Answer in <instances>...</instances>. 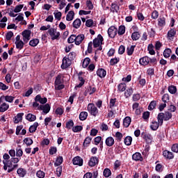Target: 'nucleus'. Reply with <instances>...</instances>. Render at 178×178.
Listing matches in <instances>:
<instances>
[{
	"instance_id": "nucleus-63",
	"label": "nucleus",
	"mask_w": 178,
	"mask_h": 178,
	"mask_svg": "<svg viewBox=\"0 0 178 178\" xmlns=\"http://www.w3.org/2000/svg\"><path fill=\"white\" fill-rule=\"evenodd\" d=\"M4 99L6 101V102H10V104H12V102H13V99H15V97L6 95L4 96Z\"/></svg>"
},
{
	"instance_id": "nucleus-41",
	"label": "nucleus",
	"mask_w": 178,
	"mask_h": 178,
	"mask_svg": "<svg viewBox=\"0 0 178 178\" xmlns=\"http://www.w3.org/2000/svg\"><path fill=\"white\" fill-rule=\"evenodd\" d=\"M17 173L19 176V177H24V176H26V174L27 173V172L24 168H19L17 170Z\"/></svg>"
},
{
	"instance_id": "nucleus-10",
	"label": "nucleus",
	"mask_w": 178,
	"mask_h": 178,
	"mask_svg": "<svg viewBox=\"0 0 178 178\" xmlns=\"http://www.w3.org/2000/svg\"><path fill=\"white\" fill-rule=\"evenodd\" d=\"M38 111H43V113H44L45 115L47 113H49V111H51V105L49 104H46L44 105H40L38 108Z\"/></svg>"
},
{
	"instance_id": "nucleus-18",
	"label": "nucleus",
	"mask_w": 178,
	"mask_h": 178,
	"mask_svg": "<svg viewBox=\"0 0 178 178\" xmlns=\"http://www.w3.org/2000/svg\"><path fill=\"white\" fill-rule=\"evenodd\" d=\"M84 35L83 34H80L76 36L75 38V45H80L84 41Z\"/></svg>"
},
{
	"instance_id": "nucleus-3",
	"label": "nucleus",
	"mask_w": 178,
	"mask_h": 178,
	"mask_svg": "<svg viewBox=\"0 0 178 178\" xmlns=\"http://www.w3.org/2000/svg\"><path fill=\"white\" fill-rule=\"evenodd\" d=\"M88 112L92 115V116H97L99 113L98 108L97 106H95V104L94 103H90L88 105Z\"/></svg>"
},
{
	"instance_id": "nucleus-13",
	"label": "nucleus",
	"mask_w": 178,
	"mask_h": 178,
	"mask_svg": "<svg viewBox=\"0 0 178 178\" xmlns=\"http://www.w3.org/2000/svg\"><path fill=\"white\" fill-rule=\"evenodd\" d=\"M132 159L133 161H136V162H143L144 161V158H143V156L141 155V153L140 152H136L132 155Z\"/></svg>"
},
{
	"instance_id": "nucleus-20",
	"label": "nucleus",
	"mask_w": 178,
	"mask_h": 178,
	"mask_svg": "<svg viewBox=\"0 0 178 178\" xmlns=\"http://www.w3.org/2000/svg\"><path fill=\"white\" fill-rule=\"evenodd\" d=\"M139 63L142 66H147L149 63V57L145 56L143 58H140Z\"/></svg>"
},
{
	"instance_id": "nucleus-1",
	"label": "nucleus",
	"mask_w": 178,
	"mask_h": 178,
	"mask_svg": "<svg viewBox=\"0 0 178 178\" xmlns=\"http://www.w3.org/2000/svg\"><path fill=\"white\" fill-rule=\"evenodd\" d=\"M172 113L170 111H165L164 113H159L157 115V120L161 124V126L163 124V120L168 122L172 119Z\"/></svg>"
},
{
	"instance_id": "nucleus-7",
	"label": "nucleus",
	"mask_w": 178,
	"mask_h": 178,
	"mask_svg": "<svg viewBox=\"0 0 178 178\" xmlns=\"http://www.w3.org/2000/svg\"><path fill=\"white\" fill-rule=\"evenodd\" d=\"M107 33L110 38H115L118 35V28L115 26H111L108 28Z\"/></svg>"
},
{
	"instance_id": "nucleus-54",
	"label": "nucleus",
	"mask_w": 178,
	"mask_h": 178,
	"mask_svg": "<svg viewBox=\"0 0 178 178\" xmlns=\"http://www.w3.org/2000/svg\"><path fill=\"white\" fill-rule=\"evenodd\" d=\"M83 130V126L76 125L72 128V131L74 133H80Z\"/></svg>"
},
{
	"instance_id": "nucleus-45",
	"label": "nucleus",
	"mask_w": 178,
	"mask_h": 178,
	"mask_svg": "<svg viewBox=\"0 0 178 178\" xmlns=\"http://www.w3.org/2000/svg\"><path fill=\"white\" fill-rule=\"evenodd\" d=\"M172 54V49L168 48L165 49L163 53L164 58L168 59V58H170V55Z\"/></svg>"
},
{
	"instance_id": "nucleus-9",
	"label": "nucleus",
	"mask_w": 178,
	"mask_h": 178,
	"mask_svg": "<svg viewBox=\"0 0 178 178\" xmlns=\"http://www.w3.org/2000/svg\"><path fill=\"white\" fill-rule=\"evenodd\" d=\"M72 65V60L67 58V57L65 56L63 58V63L61 65V69H67Z\"/></svg>"
},
{
	"instance_id": "nucleus-64",
	"label": "nucleus",
	"mask_w": 178,
	"mask_h": 178,
	"mask_svg": "<svg viewBox=\"0 0 178 178\" xmlns=\"http://www.w3.org/2000/svg\"><path fill=\"white\" fill-rule=\"evenodd\" d=\"M171 151H172V152H176V154H177V152H178V144L177 143L172 145Z\"/></svg>"
},
{
	"instance_id": "nucleus-30",
	"label": "nucleus",
	"mask_w": 178,
	"mask_h": 178,
	"mask_svg": "<svg viewBox=\"0 0 178 178\" xmlns=\"http://www.w3.org/2000/svg\"><path fill=\"white\" fill-rule=\"evenodd\" d=\"M92 140V138L88 136L86 138L83 143V148H87L90 144H91V140Z\"/></svg>"
},
{
	"instance_id": "nucleus-28",
	"label": "nucleus",
	"mask_w": 178,
	"mask_h": 178,
	"mask_svg": "<svg viewBox=\"0 0 178 178\" xmlns=\"http://www.w3.org/2000/svg\"><path fill=\"white\" fill-rule=\"evenodd\" d=\"M74 19V11L70 10L66 15V20L67 22H72Z\"/></svg>"
},
{
	"instance_id": "nucleus-60",
	"label": "nucleus",
	"mask_w": 178,
	"mask_h": 178,
	"mask_svg": "<svg viewBox=\"0 0 178 178\" xmlns=\"http://www.w3.org/2000/svg\"><path fill=\"white\" fill-rule=\"evenodd\" d=\"M103 175L104 177H109V176L112 175V172L109 170V168H105L104 170Z\"/></svg>"
},
{
	"instance_id": "nucleus-11",
	"label": "nucleus",
	"mask_w": 178,
	"mask_h": 178,
	"mask_svg": "<svg viewBox=\"0 0 178 178\" xmlns=\"http://www.w3.org/2000/svg\"><path fill=\"white\" fill-rule=\"evenodd\" d=\"M141 136L147 144H151L152 143V136L151 134H146L143 132Z\"/></svg>"
},
{
	"instance_id": "nucleus-36",
	"label": "nucleus",
	"mask_w": 178,
	"mask_h": 178,
	"mask_svg": "<svg viewBox=\"0 0 178 178\" xmlns=\"http://www.w3.org/2000/svg\"><path fill=\"white\" fill-rule=\"evenodd\" d=\"M8 109H9V104H6V102L0 105V112H6Z\"/></svg>"
},
{
	"instance_id": "nucleus-37",
	"label": "nucleus",
	"mask_w": 178,
	"mask_h": 178,
	"mask_svg": "<svg viewBox=\"0 0 178 178\" xmlns=\"http://www.w3.org/2000/svg\"><path fill=\"white\" fill-rule=\"evenodd\" d=\"M88 117V113L87 111H82L79 114V120L81 121H84Z\"/></svg>"
},
{
	"instance_id": "nucleus-8",
	"label": "nucleus",
	"mask_w": 178,
	"mask_h": 178,
	"mask_svg": "<svg viewBox=\"0 0 178 178\" xmlns=\"http://www.w3.org/2000/svg\"><path fill=\"white\" fill-rule=\"evenodd\" d=\"M22 37L24 42L27 44V42H29L31 38V31L26 29L22 31Z\"/></svg>"
},
{
	"instance_id": "nucleus-62",
	"label": "nucleus",
	"mask_w": 178,
	"mask_h": 178,
	"mask_svg": "<svg viewBox=\"0 0 178 178\" xmlns=\"http://www.w3.org/2000/svg\"><path fill=\"white\" fill-rule=\"evenodd\" d=\"M36 176L38 178H44L45 177V172L41 170L37 171Z\"/></svg>"
},
{
	"instance_id": "nucleus-26",
	"label": "nucleus",
	"mask_w": 178,
	"mask_h": 178,
	"mask_svg": "<svg viewBox=\"0 0 178 178\" xmlns=\"http://www.w3.org/2000/svg\"><path fill=\"white\" fill-rule=\"evenodd\" d=\"M7 161L9 163L8 166H11V168H13V163H18V162L20 161V159L12 157L10 160Z\"/></svg>"
},
{
	"instance_id": "nucleus-4",
	"label": "nucleus",
	"mask_w": 178,
	"mask_h": 178,
	"mask_svg": "<svg viewBox=\"0 0 178 178\" xmlns=\"http://www.w3.org/2000/svg\"><path fill=\"white\" fill-rule=\"evenodd\" d=\"M23 8H24V5L19 4L18 6H16L14 10L11 8V10H10V13H8L9 16L10 17H16V16H17V14H14L13 12L15 13H19V12H22Z\"/></svg>"
},
{
	"instance_id": "nucleus-21",
	"label": "nucleus",
	"mask_w": 178,
	"mask_h": 178,
	"mask_svg": "<svg viewBox=\"0 0 178 178\" xmlns=\"http://www.w3.org/2000/svg\"><path fill=\"white\" fill-rule=\"evenodd\" d=\"M119 10H120V6H119L116 3H112L111 12H112V13H119Z\"/></svg>"
},
{
	"instance_id": "nucleus-23",
	"label": "nucleus",
	"mask_w": 178,
	"mask_h": 178,
	"mask_svg": "<svg viewBox=\"0 0 178 178\" xmlns=\"http://www.w3.org/2000/svg\"><path fill=\"white\" fill-rule=\"evenodd\" d=\"M159 27H165L166 26V18L165 17H161L158 19Z\"/></svg>"
},
{
	"instance_id": "nucleus-17",
	"label": "nucleus",
	"mask_w": 178,
	"mask_h": 178,
	"mask_svg": "<svg viewBox=\"0 0 178 178\" xmlns=\"http://www.w3.org/2000/svg\"><path fill=\"white\" fill-rule=\"evenodd\" d=\"M23 116H24V113H17V115L14 118V123H15V124H17V123L22 122V120H23Z\"/></svg>"
},
{
	"instance_id": "nucleus-16",
	"label": "nucleus",
	"mask_w": 178,
	"mask_h": 178,
	"mask_svg": "<svg viewBox=\"0 0 178 178\" xmlns=\"http://www.w3.org/2000/svg\"><path fill=\"white\" fill-rule=\"evenodd\" d=\"M163 156H164L165 159H173V158H175L173 153L168 150L163 151Z\"/></svg>"
},
{
	"instance_id": "nucleus-22",
	"label": "nucleus",
	"mask_w": 178,
	"mask_h": 178,
	"mask_svg": "<svg viewBox=\"0 0 178 178\" xmlns=\"http://www.w3.org/2000/svg\"><path fill=\"white\" fill-rule=\"evenodd\" d=\"M97 75L100 77V79H104L106 76V70L104 68H99L97 70Z\"/></svg>"
},
{
	"instance_id": "nucleus-42",
	"label": "nucleus",
	"mask_w": 178,
	"mask_h": 178,
	"mask_svg": "<svg viewBox=\"0 0 178 178\" xmlns=\"http://www.w3.org/2000/svg\"><path fill=\"white\" fill-rule=\"evenodd\" d=\"M127 85L125 83H121L118 86V90L123 92V91H126V88Z\"/></svg>"
},
{
	"instance_id": "nucleus-27",
	"label": "nucleus",
	"mask_w": 178,
	"mask_h": 178,
	"mask_svg": "<svg viewBox=\"0 0 178 178\" xmlns=\"http://www.w3.org/2000/svg\"><path fill=\"white\" fill-rule=\"evenodd\" d=\"M159 124L161 126V122H159V121L158 122L154 121L152 122V124L150 125V128L154 131H156V130H158V129L159 128Z\"/></svg>"
},
{
	"instance_id": "nucleus-38",
	"label": "nucleus",
	"mask_w": 178,
	"mask_h": 178,
	"mask_svg": "<svg viewBox=\"0 0 178 178\" xmlns=\"http://www.w3.org/2000/svg\"><path fill=\"white\" fill-rule=\"evenodd\" d=\"M38 122H35L29 127V133H35L37 128L38 127Z\"/></svg>"
},
{
	"instance_id": "nucleus-58",
	"label": "nucleus",
	"mask_w": 178,
	"mask_h": 178,
	"mask_svg": "<svg viewBox=\"0 0 178 178\" xmlns=\"http://www.w3.org/2000/svg\"><path fill=\"white\" fill-rule=\"evenodd\" d=\"M68 44H73V42L76 43V35H71L67 39Z\"/></svg>"
},
{
	"instance_id": "nucleus-19",
	"label": "nucleus",
	"mask_w": 178,
	"mask_h": 178,
	"mask_svg": "<svg viewBox=\"0 0 178 178\" xmlns=\"http://www.w3.org/2000/svg\"><path fill=\"white\" fill-rule=\"evenodd\" d=\"M176 33L177 30L175 28L170 29V30H169L167 33V38L168 40H172V38L176 35Z\"/></svg>"
},
{
	"instance_id": "nucleus-29",
	"label": "nucleus",
	"mask_w": 178,
	"mask_h": 178,
	"mask_svg": "<svg viewBox=\"0 0 178 178\" xmlns=\"http://www.w3.org/2000/svg\"><path fill=\"white\" fill-rule=\"evenodd\" d=\"M63 83V80L62 79V75L58 74L56 77V80L54 81V87H56V86H59V84H62Z\"/></svg>"
},
{
	"instance_id": "nucleus-51",
	"label": "nucleus",
	"mask_w": 178,
	"mask_h": 178,
	"mask_svg": "<svg viewBox=\"0 0 178 178\" xmlns=\"http://www.w3.org/2000/svg\"><path fill=\"white\" fill-rule=\"evenodd\" d=\"M78 79L79 80L80 83L79 84L76 85V87H77L78 88H81V87H83V86H84L86 80L83 76H78Z\"/></svg>"
},
{
	"instance_id": "nucleus-43",
	"label": "nucleus",
	"mask_w": 178,
	"mask_h": 178,
	"mask_svg": "<svg viewBox=\"0 0 178 178\" xmlns=\"http://www.w3.org/2000/svg\"><path fill=\"white\" fill-rule=\"evenodd\" d=\"M132 142H133V138H131V136H128L124 140V143L125 145H127L128 147L131 145Z\"/></svg>"
},
{
	"instance_id": "nucleus-59",
	"label": "nucleus",
	"mask_w": 178,
	"mask_h": 178,
	"mask_svg": "<svg viewBox=\"0 0 178 178\" xmlns=\"http://www.w3.org/2000/svg\"><path fill=\"white\" fill-rule=\"evenodd\" d=\"M92 42H90L88 45L87 51L85 52L86 55L88 54H92Z\"/></svg>"
},
{
	"instance_id": "nucleus-15",
	"label": "nucleus",
	"mask_w": 178,
	"mask_h": 178,
	"mask_svg": "<svg viewBox=\"0 0 178 178\" xmlns=\"http://www.w3.org/2000/svg\"><path fill=\"white\" fill-rule=\"evenodd\" d=\"M35 101H36V102H40L42 105H44V104H47L48 99H47V97L42 98L40 95H38L35 97Z\"/></svg>"
},
{
	"instance_id": "nucleus-14",
	"label": "nucleus",
	"mask_w": 178,
	"mask_h": 178,
	"mask_svg": "<svg viewBox=\"0 0 178 178\" xmlns=\"http://www.w3.org/2000/svg\"><path fill=\"white\" fill-rule=\"evenodd\" d=\"M83 159L80 156H76L72 159L73 165H76L77 166H83Z\"/></svg>"
},
{
	"instance_id": "nucleus-55",
	"label": "nucleus",
	"mask_w": 178,
	"mask_h": 178,
	"mask_svg": "<svg viewBox=\"0 0 178 178\" xmlns=\"http://www.w3.org/2000/svg\"><path fill=\"white\" fill-rule=\"evenodd\" d=\"M15 44L16 45L17 49H23V47H24V43L22 40L15 42Z\"/></svg>"
},
{
	"instance_id": "nucleus-47",
	"label": "nucleus",
	"mask_w": 178,
	"mask_h": 178,
	"mask_svg": "<svg viewBox=\"0 0 178 178\" xmlns=\"http://www.w3.org/2000/svg\"><path fill=\"white\" fill-rule=\"evenodd\" d=\"M40 44V40L35 38L29 41V45L31 47H37Z\"/></svg>"
},
{
	"instance_id": "nucleus-53",
	"label": "nucleus",
	"mask_w": 178,
	"mask_h": 178,
	"mask_svg": "<svg viewBox=\"0 0 178 178\" xmlns=\"http://www.w3.org/2000/svg\"><path fill=\"white\" fill-rule=\"evenodd\" d=\"M74 126V122H73V120H70L68 122H66V129H68V130H70V129L73 128Z\"/></svg>"
},
{
	"instance_id": "nucleus-6",
	"label": "nucleus",
	"mask_w": 178,
	"mask_h": 178,
	"mask_svg": "<svg viewBox=\"0 0 178 178\" xmlns=\"http://www.w3.org/2000/svg\"><path fill=\"white\" fill-rule=\"evenodd\" d=\"M102 42H104V37H102V34H99L92 42L93 44V48H98V47L102 45Z\"/></svg>"
},
{
	"instance_id": "nucleus-5",
	"label": "nucleus",
	"mask_w": 178,
	"mask_h": 178,
	"mask_svg": "<svg viewBox=\"0 0 178 178\" xmlns=\"http://www.w3.org/2000/svg\"><path fill=\"white\" fill-rule=\"evenodd\" d=\"M3 163L4 165L3 169L4 170H8V173H10L11 172H13V170H15V169H17L19 168V164H14L13 167H9V163L8 162V161L3 160Z\"/></svg>"
},
{
	"instance_id": "nucleus-34",
	"label": "nucleus",
	"mask_w": 178,
	"mask_h": 178,
	"mask_svg": "<svg viewBox=\"0 0 178 178\" xmlns=\"http://www.w3.org/2000/svg\"><path fill=\"white\" fill-rule=\"evenodd\" d=\"M72 26L74 29H80V26H81V20L80 19H76L73 23Z\"/></svg>"
},
{
	"instance_id": "nucleus-35",
	"label": "nucleus",
	"mask_w": 178,
	"mask_h": 178,
	"mask_svg": "<svg viewBox=\"0 0 178 178\" xmlns=\"http://www.w3.org/2000/svg\"><path fill=\"white\" fill-rule=\"evenodd\" d=\"M63 163V157L62 156H59L56 158V162L54 163V166H60Z\"/></svg>"
},
{
	"instance_id": "nucleus-31",
	"label": "nucleus",
	"mask_w": 178,
	"mask_h": 178,
	"mask_svg": "<svg viewBox=\"0 0 178 178\" xmlns=\"http://www.w3.org/2000/svg\"><path fill=\"white\" fill-rule=\"evenodd\" d=\"M136 48V45H131V47H128L127 48V54L128 56H131L134 53V49Z\"/></svg>"
},
{
	"instance_id": "nucleus-12",
	"label": "nucleus",
	"mask_w": 178,
	"mask_h": 178,
	"mask_svg": "<svg viewBox=\"0 0 178 178\" xmlns=\"http://www.w3.org/2000/svg\"><path fill=\"white\" fill-rule=\"evenodd\" d=\"M99 162V159H98V158L97 156H92L90 157L89 161H88V165L90 168H94V166H95V165H98Z\"/></svg>"
},
{
	"instance_id": "nucleus-56",
	"label": "nucleus",
	"mask_w": 178,
	"mask_h": 178,
	"mask_svg": "<svg viewBox=\"0 0 178 178\" xmlns=\"http://www.w3.org/2000/svg\"><path fill=\"white\" fill-rule=\"evenodd\" d=\"M147 51L150 55H155V50H154V44H149L147 47Z\"/></svg>"
},
{
	"instance_id": "nucleus-49",
	"label": "nucleus",
	"mask_w": 178,
	"mask_h": 178,
	"mask_svg": "<svg viewBox=\"0 0 178 178\" xmlns=\"http://www.w3.org/2000/svg\"><path fill=\"white\" fill-rule=\"evenodd\" d=\"M91 62V59L90 58L87 57L86 58L82 63V67L86 69V67H88V65H90V63Z\"/></svg>"
},
{
	"instance_id": "nucleus-44",
	"label": "nucleus",
	"mask_w": 178,
	"mask_h": 178,
	"mask_svg": "<svg viewBox=\"0 0 178 178\" xmlns=\"http://www.w3.org/2000/svg\"><path fill=\"white\" fill-rule=\"evenodd\" d=\"M97 91V88L92 86H88L86 88V92H88L89 95H92Z\"/></svg>"
},
{
	"instance_id": "nucleus-32",
	"label": "nucleus",
	"mask_w": 178,
	"mask_h": 178,
	"mask_svg": "<svg viewBox=\"0 0 178 178\" xmlns=\"http://www.w3.org/2000/svg\"><path fill=\"white\" fill-rule=\"evenodd\" d=\"M140 37L141 34L140 33V32H134L131 34V39L133 40V41H138Z\"/></svg>"
},
{
	"instance_id": "nucleus-52",
	"label": "nucleus",
	"mask_w": 178,
	"mask_h": 178,
	"mask_svg": "<svg viewBox=\"0 0 178 178\" xmlns=\"http://www.w3.org/2000/svg\"><path fill=\"white\" fill-rule=\"evenodd\" d=\"M24 143L26 144L27 147H30V145H33V143H34V141H33V139L31 138H25L24 139Z\"/></svg>"
},
{
	"instance_id": "nucleus-2",
	"label": "nucleus",
	"mask_w": 178,
	"mask_h": 178,
	"mask_svg": "<svg viewBox=\"0 0 178 178\" xmlns=\"http://www.w3.org/2000/svg\"><path fill=\"white\" fill-rule=\"evenodd\" d=\"M47 33L49 34L52 41L55 40H59V37H60V32H56V29L55 28H50Z\"/></svg>"
},
{
	"instance_id": "nucleus-40",
	"label": "nucleus",
	"mask_w": 178,
	"mask_h": 178,
	"mask_svg": "<svg viewBox=\"0 0 178 178\" xmlns=\"http://www.w3.org/2000/svg\"><path fill=\"white\" fill-rule=\"evenodd\" d=\"M118 35H123L126 33V26L124 25H121L118 28Z\"/></svg>"
},
{
	"instance_id": "nucleus-57",
	"label": "nucleus",
	"mask_w": 178,
	"mask_h": 178,
	"mask_svg": "<svg viewBox=\"0 0 178 178\" xmlns=\"http://www.w3.org/2000/svg\"><path fill=\"white\" fill-rule=\"evenodd\" d=\"M151 17H152V19H153V20H156V19H158V17H159V12H158V10H154L152 13Z\"/></svg>"
},
{
	"instance_id": "nucleus-46",
	"label": "nucleus",
	"mask_w": 178,
	"mask_h": 178,
	"mask_svg": "<svg viewBox=\"0 0 178 178\" xmlns=\"http://www.w3.org/2000/svg\"><path fill=\"white\" fill-rule=\"evenodd\" d=\"M155 108H156V101L153 100L149 103L147 109L148 111H154Z\"/></svg>"
},
{
	"instance_id": "nucleus-39",
	"label": "nucleus",
	"mask_w": 178,
	"mask_h": 178,
	"mask_svg": "<svg viewBox=\"0 0 178 178\" xmlns=\"http://www.w3.org/2000/svg\"><path fill=\"white\" fill-rule=\"evenodd\" d=\"M133 88H129L127 89L124 92L125 98H129V97H131V95H133Z\"/></svg>"
},
{
	"instance_id": "nucleus-48",
	"label": "nucleus",
	"mask_w": 178,
	"mask_h": 178,
	"mask_svg": "<svg viewBox=\"0 0 178 178\" xmlns=\"http://www.w3.org/2000/svg\"><path fill=\"white\" fill-rule=\"evenodd\" d=\"M168 92L170 94H176L177 92V88L173 85L168 86Z\"/></svg>"
},
{
	"instance_id": "nucleus-50",
	"label": "nucleus",
	"mask_w": 178,
	"mask_h": 178,
	"mask_svg": "<svg viewBox=\"0 0 178 178\" xmlns=\"http://www.w3.org/2000/svg\"><path fill=\"white\" fill-rule=\"evenodd\" d=\"M119 62H120V58L115 57L114 58H111L110 60V65L111 66H115V65H117V63H119Z\"/></svg>"
},
{
	"instance_id": "nucleus-33",
	"label": "nucleus",
	"mask_w": 178,
	"mask_h": 178,
	"mask_svg": "<svg viewBox=\"0 0 178 178\" xmlns=\"http://www.w3.org/2000/svg\"><path fill=\"white\" fill-rule=\"evenodd\" d=\"M130 123H131V118L129 116L125 117L123 120V126L125 127H129V126H130Z\"/></svg>"
},
{
	"instance_id": "nucleus-61",
	"label": "nucleus",
	"mask_w": 178,
	"mask_h": 178,
	"mask_svg": "<svg viewBox=\"0 0 178 178\" xmlns=\"http://www.w3.org/2000/svg\"><path fill=\"white\" fill-rule=\"evenodd\" d=\"M176 62H178V57L176 56V54L171 55L170 59V63H175Z\"/></svg>"
},
{
	"instance_id": "nucleus-24",
	"label": "nucleus",
	"mask_w": 178,
	"mask_h": 178,
	"mask_svg": "<svg viewBox=\"0 0 178 178\" xmlns=\"http://www.w3.org/2000/svg\"><path fill=\"white\" fill-rule=\"evenodd\" d=\"M105 143L107 147H112L115 144V139L112 136H109L106 138Z\"/></svg>"
},
{
	"instance_id": "nucleus-25",
	"label": "nucleus",
	"mask_w": 178,
	"mask_h": 178,
	"mask_svg": "<svg viewBox=\"0 0 178 178\" xmlns=\"http://www.w3.org/2000/svg\"><path fill=\"white\" fill-rule=\"evenodd\" d=\"M25 119L29 122H35V120H36L37 119V116H35V115L32 113H28L26 115Z\"/></svg>"
}]
</instances>
